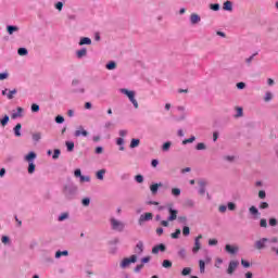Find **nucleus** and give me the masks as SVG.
Instances as JSON below:
<instances>
[{
    "instance_id": "14",
    "label": "nucleus",
    "mask_w": 278,
    "mask_h": 278,
    "mask_svg": "<svg viewBox=\"0 0 278 278\" xmlns=\"http://www.w3.org/2000/svg\"><path fill=\"white\" fill-rule=\"evenodd\" d=\"M199 186H200V189H199V194L203 195L205 194V186H207V181L205 180H199Z\"/></svg>"
},
{
    "instance_id": "63",
    "label": "nucleus",
    "mask_w": 278,
    "mask_h": 278,
    "mask_svg": "<svg viewBox=\"0 0 278 278\" xmlns=\"http://www.w3.org/2000/svg\"><path fill=\"white\" fill-rule=\"evenodd\" d=\"M258 197H260L261 199H266V191L261 190V191L258 192Z\"/></svg>"
},
{
    "instance_id": "61",
    "label": "nucleus",
    "mask_w": 278,
    "mask_h": 278,
    "mask_svg": "<svg viewBox=\"0 0 278 278\" xmlns=\"http://www.w3.org/2000/svg\"><path fill=\"white\" fill-rule=\"evenodd\" d=\"M74 175L75 177H79V179L84 176L81 175V169H75Z\"/></svg>"
},
{
    "instance_id": "43",
    "label": "nucleus",
    "mask_w": 278,
    "mask_h": 278,
    "mask_svg": "<svg viewBox=\"0 0 278 278\" xmlns=\"http://www.w3.org/2000/svg\"><path fill=\"white\" fill-rule=\"evenodd\" d=\"M278 222L277 218H269V226L270 227H277Z\"/></svg>"
},
{
    "instance_id": "21",
    "label": "nucleus",
    "mask_w": 278,
    "mask_h": 278,
    "mask_svg": "<svg viewBox=\"0 0 278 278\" xmlns=\"http://www.w3.org/2000/svg\"><path fill=\"white\" fill-rule=\"evenodd\" d=\"M116 144L119 147V151H125V147H123V144H125V139L117 138L116 139Z\"/></svg>"
},
{
    "instance_id": "42",
    "label": "nucleus",
    "mask_w": 278,
    "mask_h": 278,
    "mask_svg": "<svg viewBox=\"0 0 278 278\" xmlns=\"http://www.w3.org/2000/svg\"><path fill=\"white\" fill-rule=\"evenodd\" d=\"M60 153H61L60 149H55L52 155V160H58V157H60Z\"/></svg>"
},
{
    "instance_id": "5",
    "label": "nucleus",
    "mask_w": 278,
    "mask_h": 278,
    "mask_svg": "<svg viewBox=\"0 0 278 278\" xmlns=\"http://www.w3.org/2000/svg\"><path fill=\"white\" fill-rule=\"evenodd\" d=\"M266 242H268V238H262L255 241L254 247L257 251H262V249H266Z\"/></svg>"
},
{
    "instance_id": "24",
    "label": "nucleus",
    "mask_w": 278,
    "mask_h": 278,
    "mask_svg": "<svg viewBox=\"0 0 278 278\" xmlns=\"http://www.w3.org/2000/svg\"><path fill=\"white\" fill-rule=\"evenodd\" d=\"M140 146V139H131L130 149H136V147Z\"/></svg>"
},
{
    "instance_id": "44",
    "label": "nucleus",
    "mask_w": 278,
    "mask_h": 278,
    "mask_svg": "<svg viewBox=\"0 0 278 278\" xmlns=\"http://www.w3.org/2000/svg\"><path fill=\"white\" fill-rule=\"evenodd\" d=\"M179 236H181V230L176 229V231L174 233H172V238H174L175 240H177V238H179Z\"/></svg>"
},
{
    "instance_id": "60",
    "label": "nucleus",
    "mask_w": 278,
    "mask_h": 278,
    "mask_svg": "<svg viewBox=\"0 0 278 278\" xmlns=\"http://www.w3.org/2000/svg\"><path fill=\"white\" fill-rule=\"evenodd\" d=\"M228 210H230V212H233V210H236V203L229 202L228 203Z\"/></svg>"
},
{
    "instance_id": "18",
    "label": "nucleus",
    "mask_w": 278,
    "mask_h": 278,
    "mask_svg": "<svg viewBox=\"0 0 278 278\" xmlns=\"http://www.w3.org/2000/svg\"><path fill=\"white\" fill-rule=\"evenodd\" d=\"M121 92L123 94H126V97H128V99H131L132 97H136V92L135 91H129L127 89H122Z\"/></svg>"
},
{
    "instance_id": "37",
    "label": "nucleus",
    "mask_w": 278,
    "mask_h": 278,
    "mask_svg": "<svg viewBox=\"0 0 278 278\" xmlns=\"http://www.w3.org/2000/svg\"><path fill=\"white\" fill-rule=\"evenodd\" d=\"M2 243L3 244H12V241H10V237L8 236H2Z\"/></svg>"
},
{
    "instance_id": "17",
    "label": "nucleus",
    "mask_w": 278,
    "mask_h": 278,
    "mask_svg": "<svg viewBox=\"0 0 278 278\" xmlns=\"http://www.w3.org/2000/svg\"><path fill=\"white\" fill-rule=\"evenodd\" d=\"M76 55L78 59L86 58V55H88V50L83 48L76 52Z\"/></svg>"
},
{
    "instance_id": "20",
    "label": "nucleus",
    "mask_w": 278,
    "mask_h": 278,
    "mask_svg": "<svg viewBox=\"0 0 278 278\" xmlns=\"http://www.w3.org/2000/svg\"><path fill=\"white\" fill-rule=\"evenodd\" d=\"M105 173H106L105 169L98 170L96 174L97 179H99L100 181H103V177H104Z\"/></svg>"
},
{
    "instance_id": "34",
    "label": "nucleus",
    "mask_w": 278,
    "mask_h": 278,
    "mask_svg": "<svg viewBox=\"0 0 278 278\" xmlns=\"http://www.w3.org/2000/svg\"><path fill=\"white\" fill-rule=\"evenodd\" d=\"M173 197H179L181 194V189L179 188H173L172 189Z\"/></svg>"
},
{
    "instance_id": "52",
    "label": "nucleus",
    "mask_w": 278,
    "mask_h": 278,
    "mask_svg": "<svg viewBox=\"0 0 278 278\" xmlns=\"http://www.w3.org/2000/svg\"><path fill=\"white\" fill-rule=\"evenodd\" d=\"M31 112H40V105L36 103L31 104Z\"/></svg>"
},
{
    "instance_id": "31",
    "label": "nucleus",
    "mask_w": 278,
    "mask_h": 278,
    "mask_svg": "<svg viewBox=\"0 0 278 278\" xmlns=\"http://www.w3.org/2000/svg\"><path fill=\"white\" fill-rule=\"evenodd\" d=\"M194 140H197V137L191 136L189 139H185L182 141V144H191L192 142H194Z\"/></svg>"
},
{
    "instance_id": "13",
    "label": "nucleus",
    "mask_w": 278,
    "mask_h": 278,
    "mask_svg": "<svg viewBox=\"0 0 278 278\" xmlns=\"http://www.w3.org/2000/svg\"><path fill=\"white\" fill-rule=\"evenodd\" d=\"M143 251H144V243H142V241H139L136 244L135 253H137L138 255H142Z\"/></svg>"
},
{
    "instance_id": "16",
    "label": "nucleus",
    "mask_w": 278,
    "mask_h": 278,
    "mask_svg": "<svg viewBox=\"0 0 278 278\" xmlns=\"http://www.w3.org/2000/svg\"><path fill=\"white\" fill-rule=\"evenodd\" d=\"M162 188V182L160 184H153L150 186V190L152 192V194H157V190Z\"/></svg>"
},
{
    "instance_id": "36",
    "label": "nucleus",
    "mask_w": 278,
    "mask_h": 278,
    "mask_svg": "<svg viewBox=\"0 0 278 278\" xmlns=\"http://www.w3.org/2000/svg\"><path fill=\"white\" fill-rule=\"evenodd\" d=\"M42 138V135L40 134V132H35L34 135H33V140L35 141V142H39V140Z\"/></svg>"
},
{
    "instance_id": "9",
    "label": "nucleus",
    "mask_w": 278,
    "mask_h": 278,
    "mask_svg": "<svg viewBox=\"0 0 278 278\" xmlns=\"http://www.w3.org/2000/svg\"><path fill=\"white\" fill-rule=\"evenodd\" d=\"M239 262L238 261H230L227 273L228 275H233V273L236 271V268H238L239 266Z\"/></svg>"
},
{
    "instance_id": "38",
    "label": "nucleus",
    "mask_w": 278,
    "mask_h": 278,
    "mask_svg": "<svg viewBox=\"0 0 278 278\" xmlns=\"http://www.w3.org/2000/svg\"><path fill=\"white\" fill-rule=\"evenodd\" d=\"M182 235H184L185 237L190 236V227L185 226V227L182 228Z\"/></svg>"
},
{
    "instance_id": "33",
    "label": "nucleus",
    "mask_w": 278,
    "mask_h": 278,
    "mask_svg": "<svg viewBox=\"0 0 278 278\" xmlns=\"http://www.w3.org/2000/svg\"><path fill=\"white\" fill-rule=\"evenodd\" d=\"M108 71H114L116 68V63L114 61H111L106 64Z\"/></svg>"
},
{
    "instance_id": "50",
    "label": "nucleus",
    "mask_w": 278,
    "mask_h": 278,
    "mask_svg": "<svg viewBox=\"0 0 278 278\" xmlns=\"http://www.w3.org/2000/svg\"><path fill=\"white\" fill-rule=\"evenodd\" d=\"M178 255H179V257H181L182 260H185V257H186V249H180V250L178 251Z\"/></svg>"
},
{
    "instance_id": "55",
    "label": "nucleus",
    "mask_w": 278,
    "mask_h": 278,
    "mask_svg": "<svg viewBox=\"0 0 278 278\" xmlns=\"http://www.w3.org/2000/svg\"><path fill=\"white\" fill-rule=\"evenodd\" d=\"M151 262V256H144L141 258V264H149Z\"/></svg>"
},
{
    "instance_id": "4",
    "label": "nucleus",
    "mask_w": 278,
    "mask_h": 278,
    "mask_svg": "<svg viewBox=\"0 0 278 278\" xmlns=\"http://www.w3.org/2000/svg\"><path fill=\"white\" fill-rule=\"evenodd\" d=\"M203 239V235H199L194 239V247L192 248V253H199L201 251V240Z\"/></svg>"
},
{
    "instance_id": "11",
    "label": "nucleus",
    "mask_w": 278,
    "mask_h": 278,
    "mask_svg": "<svg viewBox=\"0 0 278 278\" xmlns=\"http://www.w3.org/2000/svg\"><path fill=\"white\" fill-rule=\"evenodd\" d=\"M160 251H161V253H164V251H166V245H164V243H160L152 249V253L154 255H157V253H160Z\"/></svg>"
},
{
    "instance_id": "48",
    "label": "nucleus",
    "mask_w": 278,
    "mask_h": 278,
    "mask_svg": "<svg viewBox=\"0 0 278 278\" xmlns=\"http://www.w3.org/2000/svg\"><path fill=\"white\" fill-rule=\"evenodd\" d=\"M18 55H27V49L26 48H20L17 50Z\"/></svg>"
},
{
    "instance_id": "29",
    "label": "nucleus",
    "mask_w": 278,
    "mask_h": 278,
    "mask_svg": "<svg viewBox=\"0 0 278 278\" xmlns=\"http://www.w3.org/2000/svg\"><path fill=\"white\" fill-rule=\"evenodd\" d=\"M192 273V269L190 267H185L182 270H181V275L182 277H187V275H190Z\"/></svg>"
},
{
    "instance_id": "51",
    "label": "nucleus",
    "mask_w": 278,
    "mask_h": 278,
    "mask_svg": "<svg viewBox=\"0 0 278 278\" xmlns=\"http://www.w3.org/2000/svg\"><path fill=\"white\" fill-rule=\"evenodd\" d=\"M55 123H58L59 125H62V123H64V117L61 116V115H58V116L55 117Z\"/></svg>"
},
{
    "instance_id": "56",
    "label": "nucleus",
    "mask_w": 278,
    "mask_h": 278,
    "mask_svg": "<svg viewBox=\"0 0 278 278\" xmlns=\"http://www.w3.org/2000/svg\"><path fill=\"white\" fill-rule=\"evenodd\" d=\"M216 244H218V240H216V239H210L208 240V245L210 247H216Z\"/></svg>"
},
{
    "instance_id": "47",
    "label": "nucleus",
    "mask_w": 278,
    "mask_h": 278,
    "mask_svg": "<svg viewBox=\"0 0 278 278\" xmlns=\"http://www.w3.org/2000/svg\"><path fill=\"white\" fill-rule=\"evenodd\" d=\"M211 10H213L214 12H218L220 10V4L218 3L211 4Z\"/></svg>"
},
{
    "instance_id": "32",
    "label": "nucleus",
    "mask_w": 278,
    "mask_h": 278,
    "mask_svg": "<svg viewBox=\"0 0 278 278\" xmlns=\"http://www.w3.org/2000/svg\"><path fill=\"white\" fill-rule=\"evenodd\" d=\"M23 114V109L17 108V112L12 114V118H18Z\"/></svg>"
},
{
    "instance_id": "3",
    "label": "nucleus",
    "mask_w": 278,
    "mask_h": 278,
    "mask_svg": "<svg viewBox=\"0 0 278 278\" xmlns=\"http://www.w3.org/2000/svg\"><path fill=\"white\" fill-rule=\"evenodd\" d=\"M111 227L114 231H123V229H125V224H123L118 219L112 217L111 218Z\"/></svg>"
},
{
    "instance_id": "25",
    "label": "nucleus",
    "mask_w": 278,
    "mask_h": 278,
    "mask_svg": "<svg viewBox=\"0 0 278 278\" xmlns=\"http://www.w3.org/2000/svg\"><path fill=\"white\" fill-rule=\"evenodd\" d=\"M199 266H200V273H201V275L205 274V261L200 260V261H199Z\"/></svg>"
},
{
    "instance_id": "46",
    "label": "nucleus",
    "mask_w": 278,
    "mask_h": 278,
    "mask_svg": "<svg viewBox=\"0 0 278 278\" xmlns=\"http://www.w3.org/2000/svg\"><path fill=\"white\" fill-rule=\"evenodd\" d=\"M129 101L132 103L134 108L138 110V100H136V97L130 98Z\"/></svg>"
},
{
    "instance_id": "7",
    "label": "nucleus",
    "mask_w": 278,
    "mask_h": 278,
    "mask_svg": "<svg viewBox=\"0 0 278 278\" xmlns=\"http://www.w3.org/2000/svg\"><path fill=\"white\" fill-rule=\"evenodd\" d=\"M169 216L167 218V220L173 222V220H177V215L179 214V211L174 210L173 206H167Z\"/></svg>"
},
{
    "instance_id": "2",
    "label": "nucleus",
    "mask_w": 278,
    "mask_h": 278,
    "mask_svg": "<svg viewBox=\"0 0 278 278\" xmlns=\"http://www.w3.org/2000/svg\"><path fill=\"white\" fill-rule=\"evenodd\" d=\"M137 262H138V256L136 254H132L129 257H125L124 260H122L119 266L121 268L125 269V268H129L131 264H136Z\"/></svg>"
},
{
    "instance_id": "54",
    "label": "nucleus",
    "mask_w": 278,
    "mask_h": 278,
    "mask_svg": "<svg viewBox=\"0 0 278 278\" xmlns=\"http://www.w3.org/2000/svg\"><path fill=\"white\" fill-rule=\"evenodd\" d=\"M260 227H263V228L268 227V223L266 222V219L262 218V219L260 220Z\"/></svg>"
},
{
    "instance_id": "28",
    "label": "nucleus",
    "mask_w": 278,
    "mask_h": 278,
    "mask_svg": "<svg viewBox=\"0 0 278 278\" xmlns=\"http://www.w3.org/2000/svg\"><path fill=\"white\" fill-rule=\"evenodd\" d=\"M249 211L252 216H260V211L257 210V207L251 206Z\"/></svg>"
},
{
    "instance_id": "58",
    "label": "nucleus",
    "mask_w": 278,
    "mask_h": 278,
    "mask_svg": "<svg viewBox=\"0 0 278 278\" xmlns=\"http://www.w3.org/2000/svg\"><path fill=\"white\" fill-rule=\"evenodd\" d=\"M142 268H144V264H139L135 267V273H140V270H142Z\"/></svg>"
},
{
    "instance_id": "57",
    "label": "nucleus",
    "mask_w": 278,
    "mask_h": 278,
    "mask_svg": "<svg viewBox=\"0 0 278 278\" xmlns=\"http://www.w3.org/2000/svg\"><path fill=\"white\" fill-rule=\"evenodd\" d=\"M10 121V117L8 115H5L2 119H1V125H8V122Z\"/></svg>"
},
{
    "instance_id": "19",
    "label": "nucleus",
    "mask_w": 278,
    "mask_h": 278,
    "mask_svg": "<svg viewBox=\"0 0 278 278\" xmlns=\"http://www.w3.org/2000/svg\"><path fill=\"white\" fill-rule=\"evenodd\" d=\"M224 10H226L227 12H231V10H233V3H231V1H226L224 3Z\"/></svg>"
},
{
    "instance_id": "8",
    "label": "nucleus",
    "mask_w": 278,
    "mask_h": 278,
    "mask_svg": "<svg viewBox=\"0 0 278 278\" xmlns=\"http://www.w3.org/2000/svg\"><path fill=\"white\" fill-rule=\"evenodd\" d=\"M225 251L226 253H229V255H236V253H238L240 249L238 248V245L226 244Z\"/></svg>"
},
{
    "instance_id": "26",
    "label": "nucleus",
    "mask_w": 278,
    "mask_h": 278,
    "mask_svg": "<svg viewBox=\"0 0 278 278\" xmlns=\"http://www.w3.org/2000/svg\"><path fill=\"white\" fill-rule=\"evenodd\" d=\"M163 268H173V262L169 260H164L162 263Z\"/></svg>"
},
{
    "instance_id": "1",
    "label": "nucleus",
    "mask_w": 278,
    "mask_h": 278,
    "mask_svg": "<svg viewBox=\"0 0 278 278\" xmlns=\"http://www.w3.org/2000/svg\"><path fill=\"white\" fill-rule=\"evenodd\" d=\"M24 160L28 162V174L34 175V173H36V164H34V160H36V152H29Z\"/></svg>"
},
{
    "instance_id": "15",
    "label": "nucleus",
    "mask_w": 278,
    "mask_h": 278,
    "mask_svg": "<svg viewBox=\"0 0 278 278\" xmlns=\"http://www.w3.org/2000/svg\"><path fill=\"white\" fill-rule=\"evenodd\" d=\"M190 22H191V25H197V23H201V16L192 13L190 16Z\"/></svg>"
},
{
    "instance_id": "22",
    "label": "nucleus",
    "mask_w": 278,
    "mask_h": 278,
    "mask_svg": "<svg viewBox=\"0 0 278 278\" xmlns=\"http://www.w3.org/2000/svg\"><path fill=\"white\" fill-rule=\"evenodd\" d=\"M79 45L80 46H84V45H92V40L88 37H83L79 41Z\"/></svg>"
},
{
    "instance_id": "39",
    "label": "nucleus",
    "mask_w": 278,
    "mask_h": 278,
    "mask_svg": "<svg viewBox=\"0 0 278 278\" xmlns=\"http://www.w3.org/2000/svg\"><path fill=\"white\" fill-rule=\"evenodd\" d=\"M197 151H203L205 150V143L200 142L195 146Z\"/></svg>"
},
{
    "instance_id": "23",
    "label": "nucleus",
    "mask_w": 278,
    "mask_h": 278,
    "mask_svg": "<svg viewBox=\"0 0 278 278\" xmlns=\"http://www.w3.org/2000/svg\"><path fill=\"white\" fill-rule=\"evenodd\" d=\"M7 30H8V34H10V36H12V34H14V31H18V27L17 26L9 25L7 27Z\"/></svg>"
},
{
    "instance_id": "35",
    "label": "nucleus",
    "mask_w": 278,
    "mask_h": 278,
    "mask_svg": "<svg viewBox=\"0 0 278 278\" xmlns=\"http://www.w3.org/2000/svg\"><path fill=\"white\" fill-rule=\"evenodd\" d=\"M62 255H64V256L68 255V251L64 250V251H58L55 253L56 258H60Z\"/></svg>"
},
{
    "instance_id": "27",
    "label": "nucleus",
    "mask_w": 278,
    "mask_h": 278,
    "mask_svg": "<svg viewBox=\"0 0 278 278\" xmlns=\"http://www.w3.org/2000/svg\"><path fill=\"white\" fill-rule=\"evenodd\" d=\"M65 144L67 147L68 152H72L75 149V142L73 141H66Z\"/></svg>"
},
{
    "instance_id": "45",
    "label": "nucleus",
    "mask_w": 278,
    "mask_h": 278,
    "mask_svg": "<svg viewBox=\"0 0 278 278\" xmlns=\"http://www.w3.org/2000/svg\"><path fill=\"white\" fill-rule=\"evenodd\" d=\"M135 181H137V184H142V181H144V177L142 175H137L135 177Z\"/></svg>"
},
{
    "instance_id": "41",
    "label": "nucleus",
    "mask_w": 278,
    "mask_h": 278,
    "mask_svg": "<svg viewBox=\"0 0 278 278\" xmlns=\"http://www.w3.org/2000/svg\"><path fill=\"white\" fill-rule=\"evenodd\" d=\"M90 182V176H80V184Z\"/></svg>"
},
{
    "instance_id": "12",
    "label": "nucleus",
    "mask_w": 278,
    "mask_h": 278,
    "mask_svg": "<svg viewBox=\"0 0 278 278\" xmlns=\"http://www.w3.org/2000/svg\"><path fill=\"white\" fill-rule=\"evenodd\" d=\"M75 138H79V136H88V130L84 129V127H79L75 132H74Z\"/></svg>"
},
{
    "instance_id": "49",
    "label": "nucleus",
    "mask_w": 278,
    "mask_h": 278,
    "mask_svg": "<svg viewBox=\"0 0 278 278\" xmlns=\"http://www.w3.org/2000/svg\"><path fill=\"white\" fill-rule=\"evenodd\" d=\"M185 205L187 207H194V201L193 200H186Z\"/></svg>"
},
{
    "instance_id": "59",
    "label": "nucleus",
    "mask_w": 278,
    "mask_h": 278,
    "mask_svg": "<svg viewBox=\"0 0 278 278\" xmlns=\"http://www.w3.org/2000/svg\"><path fill=\"white\" fill-rule=\"evenodd\" d=\"M220 264H223V258H216L215 268H220Z\"/></svg>"
},
{
    "instance_id": "6",
    "label": "nucleus",
    "mask_w": 278,
    "mask_h": 278,
    "mask_svg": "<svg viewBox=\"0 0 278 278\" xmlns=\"http://www.w3.org/2000/svg\"><path fill=\"white\" fill-rule=\"evenodd\" d=\"M17 92H18V90H16V89L10 90V89L5 88L4 90H2V96L7 97V99H9V100H12V99H14V94H16Z\"/></svg>"
},
{
    "instance_id": "53",
    "label": "nucleus",
    "mask_w": 278,
    "mask_h": 278,
    "mask_svg": "<svg viewBox=\"0 0 278 278\" xmlns=\"http://www.w3.org/2000/svg\"><path fill=\"white\" fill-rule=\"evenodd\" d=\"M66 218H68V213H62V214L59 216V220H60V222L66 220Z\"/></svg>"
},
{
    "instance_id": "62",
    "label": "nucleus",
    "mask_w": 278,
    "mask_h": 278,
    "mask_svg": "<svg viewBox=\"0 0 278 278\" xmlns=\"http://www.w3.org/2000/svg\"><path fill=\"white\" fill-rule=\"evenodd\" d=\"M62 8H64V3L58 2V3L55 4V9H56V10L62 11Z\"/></svg>"
},
{
    "instance_id": "40",
    "label": "nucleus",
    "mask_w": 278,
    "mask_h": 278,
    "mask_svg": "<svg viewBox=\"0 0 278 278\" xmlns=\"http://www.w3.org/2000/svg\"><path fill=\"white\" fill-rule=\"evenodd\" d=\"M170 141L165 142L162 147V151H168L170 149Z\"/></svg>"
},
{
    "instance_id": "64",
    "label": "nucleus",
    "mask_w": 278,
    "mask_h": 278,
    "mask_svg": "<svg viewBox=\"0 0 278 278\" xmlns=\"http://www.w3.org/2000/svg\"><path fill=\"white\" fill-rule=\"evenodd\" d=\"M271 99H273V93L267 92V93L265 94V101H270Z\"/></svg>"
},
{
    "instance_id": "30",
    "label": "nucleus",
    "mask_w": 278,
    "mask_h": 278,
    "mask_svg": "<svg viewBox=\"0 0 278 278\" xmlns=\"http://www.w3.org/2000/svg\"><path fill=\"white\" fill-rule=\"evenodd\" d=\"M14 135L18 138L21 137V124H16L14 127Z\"/></svg>"
},
{
    "instance_id": "10",
    "label": "nucleus",
    "mask_w": 278,
    "mask_h": 278,
    "mask_svg": "<svg viewBox=\"0 0 278 278\" xmlns=\"http://www.w3.org/2000/svg\"><path fill=\"white\" fill-rule=\"evenodd\" d=\"M147 220H153V214L144 213L139 217V225L147 223Z\"/></svg>"
}]
</instances>
